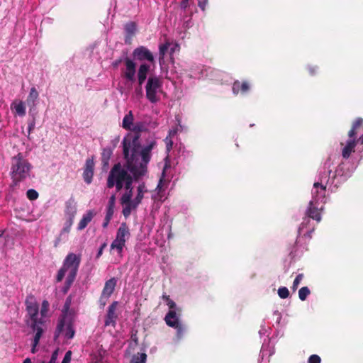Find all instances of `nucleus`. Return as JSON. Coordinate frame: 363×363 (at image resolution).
Listing matches in <instances>:
<instances>
[{
  "mask_svg": "<svg viewBox=\"0 0 363 363\" xmlns=\"http://www.w3.org/2000/svg\"><path fill=\"white\" fill-rule=\"evenodd\" d=\"M121 145L125 164L123 166L120 162L115 164L108 173L106 182L107 188L116 186L117 191L123 188L125 190L133 189V181L140 179L147 174L152 151L157 146V141L152 138L142 145L138 136L128 135L123 138Z\"/></svg>",
  "mask_w": 363,
  "mask_h": 363,
  "instance_id": "1",
  "label": "nucleus"
},
{
  "mask_svg": "<svg viewBox=\"0 0 363 363\" xmlns=\"http://www.w3.org/2000/svg\"><path fill=\"white\" fill-rule=\"evenodd\" d=\"M340 157L339 155H330L328 160L318 169L317 180L314 182L312 189V199L306 210V217L298 229V238L295 246L290 252L294 257L298 255L299 242L298 240L300 239L301 235L303 234L308 239L311 238V233L314 230L313 227L308 229L306 233L303 231L309 225L310 218L316 220L318 223L321 220V212L325 202L327 188L333 191L350 175L348 171L343 169L344 162L342 160L338 164L335 170H333V162L336 159L339 160Z\"/></svg>",
  "mask_w": 363,
  "mask_h": 363,
  "instance_id": "2",
  "label": "nucleus"
},
{
  "mask_svg": "<svg viewBox=\"0 0 363 363\" xmlns=\"http://www.w3.org/2000/svg\"><path fill=\"white\" fill-rule=\"evenodd\" d=\"M26 316L25 323L28 328L33 333L32 352L34 353L40 338L47 329L49 320L50 303L45 299L40 307L35 296L30 294L25 300Z\"/></svg>",
  "mask_w": 363,
  "mask_h": 363,
  "instance_id": "3",
  "label": "nucleus"
},
{
  "mask_svg": "<svg viewBox=\"0 0 363 363\" xmlns=\"http://www.w3.org/2000/svg\"><path fill=\"white\" fill-rule=\"evenodd\" d=\"M10 191H13L20 183L34 178L33 165L23 152H18L11 158Z\"/></svg>",
  "mask_w": 363,
  "mask_h": 363,
  "instance_id": "4",
  "label": "nucleus"
},
{
  "mask_svg": "<svg viewBox=\"0 0 363 363\" xmlns=\"http://www.w3.org/2000/svg\"><path fill=\"white\" fill-rule=\"evenodd\" d=\"M80 262L81 255L70 252L65 257L62 267L58 270L55 277V281L57 283L62 281L65 274H67L65 284L61 289V291L64 294L68 292L74 283L77 275Z\"/></svg>",
  "mask_w": 363,
  "mask_h": 363,
  "instance_id": "5",
  "label": "nucleus"
},
{
  "mask_svg": "<svg viewBox=\"0 0 363 363\" xmlns=\"http://www.w3.org/2000/svg\"><path fill=\"white\" fill-rule=\"evenodd\" d=\"M145 89L147 99L152 104H157L160 101V95L163 92V82L159 77L150 76Z\"/></svg>",
  "mask_w": 363,
  "mask_h": 363,
  "instance_id": "6",
  "label": "nucleus"
},
{
  "mask_svg": "<svg viewBox=\"0 0 363 363\" xmlns=\"http://www.w3.org/2000/svg\"><path fill=\"white\" fill-rule=\"evenodd\" d=\"M75 330L73 325V320L71 316L60 315L55 329L54 339L57 340L62 335L67 340L74 337Z\"/></svg>",
  "mask_w": 363,
  "mask_h": 363,
  "instance_id": "7",
  "label": "nucleus"
},
{
  "mask_svg": "<svg viewBox=\"0 0 363 363\" xmlns=\"http://www.w3.org/2000/svg\"><path fill=\"white\" fill-rule=\"evenodd\" d=\"M130 233L126 223H122L117 230L115 239L111 244V250H115L120 257H123V251L125 246L126 240Z\"/></svg>",
  "mask_w": 363,
  "mask_h": 363,
  "instance_id": "8",
  "label": "nucleus"
},
{
  "mask_svg": "<svg viewBox=\"0 0 363 363\" xmlns=\"http://www.w3.org/2000/svg\"><path fill=\"white\" fill-rule=\"evenodd\" d=\"M164 320L169 327L176 330L177 340H181L185 333L186 327L180 320L177 312L174 310L169 311L164 317Z\"/></svg>",
  "mask_w": 363,
  "mask_h": 363,
  "instance_id": "9",
  "label": "nucleus"
},
{
  "mask_svg": "<svg viewBox=\"0 0 363 363\" xmlns=\"http://www.w3.org/2000/svg\"><path fill=\"white\" fill-rule=\"evenodd\" d=\"M147 189L145 184L144 182L140 183L137 187V194L136 196L132 199L130 203L126 206L123 207V215L125 218H128L131 214L133 211H135L138 206L141 203L142 200L144 198V194L147 192Z\"/></svg>",
  "mask_w": 363,
  "mask_h": 363,
  "instance_id": "10",
  "label": "nucleus"
},
{
  "mask_svg": "<svg viewBox=\"0 0 363 363\" xmlns=\"http://www.w3.org/2000/svg\"><path fill=\"white\" fill-rule=\"evenodd\" d=\"M125 62V69L123 72V77L128 81L131 83H133L135 78V72H136V64L128 57L124 58Z\"/></svg>",
  "mask_w": 363,
  "mask_h": 363,
  "instance_id": "11",
  "label": "nucleus"
},
{
  "mask_svg": "<svg viewBox=\"0 0 363 363\" xmlns=\"http://www.w3.org/2000/svg\"><path fill=\"white\" fill-rule=\"evenodd\" d=\"M117 280L116 278L113 277L110 279L107 280L105 282L104 287L103 289L101 297L100 302L104 306L106 304V300L108 299L111 294H113L115 287L116 286Z\"/></svg>",
  "mask_w": 363,
  "mask_h": 363,
  "instance_id": "12",
  "label": "nucleus"
},
{
  "mask_svg": "<svg viewBox=\"0 0 363 363\" xmlns=\"http://www.w3.org/2000/svg\"><path fill=\"white\" fill-rule=\"evenodd\" d=\"M133 55L139 61L147 60L153 62L155 60L152 53L145 46L136 48L133 52Z\"/></svg>",
  "mask_w": 363,
  "mask_h": 363,
  "instance_id": "13",
  "label": "nucleus"
},
{
  "mask_svg": "<svg viewBox=\"0 0 363 363\" xmlns=\"http://www.w3.org/2000/svg\"><path fill=\"white\" fill-rule=\"evenodd\" d=\"M118 302L113 301L108 308L107 313L105 318L104 320V325L105 326H109L112 325L113 327H115L116 324V320H117V315L116 313V306H117Z\"/></svg>",
  "mask_w": 363,
  "mask_h": 363,
  "instance_id": "14",
  "label": "nucleus"
},
{
  "mask_svg": "<svg viewBox=\"0 0 363 363\" xmlns=\"http://www.w3.org/2000/svg\"><path fill=\"white\" fill-rule=\"evenodd\" d=\"M94 170V162L92 158L86 160L85 167L83 172V179L85 183L90 184L93 179Z\"/></svg>",
  "mask_w": 363,
  "mask_h": 363,
  "instance_id": "15",
  "label": "nucleus"
},
{
  "mask_svg": "<svg viewBox=\"0 0 363 363\" xmlns=\"http://www.w3.org/2000/svg\"><path fill=\"white\" fill-rule=\"evenodd\" d=\"M357 140H347L342 149L341 157L342 160H347L352 152H354V148L357 145Z\"/></svg>",
  "mask_w": 363,
  "mask_h": 363,
  "instance_id": "16",
  "label": "nucleus"
},
{
  "mask_svg": "<svg viewBox=\"0 0 363 363\" xmlns=\"http://www.w3.org/2000/svg\"><path fill=\"white\" fill-rule=\"evenodd\" d=\"M96 216V212L94 210H88L86 213L82 216V219L77 225V230L81 231L84 230L88 224L92 220L94 217Z\"/></svg>",
  "mask_w": 363,
  "mask_h": 363,
  "instance_id": "17",
  "label": "nucleus"
},
{
  "mask_svg": "<svg viewBox=\"0 0 363 363\" xmlns=\"http://www.w3.org/2000/svg\"><path fill=\"white\" fill-rule=\"evenodd\" d=\"M39 94L37 89L35 87H32L30 89L29 94L26 99V103L28 106L30 107V112H32L33 110L35 109L37 105V100L38 99Z\"/></svg>",
  "mask_w": 363,
  "mask_h": 363,
  "instance_id": "18",
  "label": "nucleus"
},
{
  "mask_svg": "<svg viewBox=\"0 0 363 363\" xmlns=\"http://www.w3.org/2000/svg\"><path fill=\"white\" fill-rule=\"evenodd\" d=\"M150 69V66L146 63H143L140 65L137 74L139 85H142L145 82Z\"/></svg>",
  "mask_w": 363,
  "mask_h": 363,
  "instance_id": "19",
  "label": "nucleus"
},
{
  "mask_svg": "<svg viewBox=\"0 0 363 363\" xmlns=\"http://www.w3.org/2000/svg\"><path fill=\"white\" fill-rule=\"evenodd\" d=\"M65 212L67 218L74 219L77 213V206L74 199L71 198L66 201Z\"/></svg>",
  "mask_w": 363,
  "mask_h": 363,
  "instance_id": "20",
  "label": "nucleus"
},
{
  "mask_svg": "<svg viewBox=\"0 0 363 363\" xmlns=\"http://www.w3.org/2000/svg\"><path fill=\"white\" fill-rule=\"evenodd\" d=\"M274 353V347H270L269 343L264 342L262 344L259 354L262 362L269 361V357Z\"/></svg>",
  "mask_w": 363,
  "mask_h": 363,
  "instance_id": "21",
  "label": "nucleus"
},
{
  "mask_svg": "<svg viewBox=\"0 0 363 363\" xmlns=\"http://www.w3.org/2000/svg\"><path fill=\"white\" fill-rule=\"evenodd\" d=\"M11 109L14 111L16 114L20 117L26 115V106L25 103L22 101H14L11 104Z\"/></svg>",
  "mask_w": 363,
  "mask_h": 363,
  "instance_id": "22",
  "label": "nucleus"
},
{
  "mask_svg": "<svg viewBox=\"0 0 363 363\" xmlns=\"http://www.w3.org/2000/svg\"><path fill=\"white\" fill-rule=\"evenodd\" d=\"M147 130V125L145 124V123L142 122V121H138V122L133 123V125L130 130V131L134 132L135 134V135L127 134L125 137H126L128 135H132V136H138L140 138L139 133L141 132L146 131ZM139 143H140V141H139Z\"/></svg>",
  "mask_w": 363,
  "mask_h": 363,
  "instance_id": "23",
  "label": "nucleus"
},
{
  "mask_svg": "<svg viewBox=\"0 0 363 363\" xmlns=\"http://www.w3.org/2000/svg\"><path fill=\"white\" fill-rule=\"evenodd\" d=\"M113 155V148L110 146L103 148L101 152V162L104 167L108 166L110 159Z\"/></svg>",
  "mask_w": 363,
  "mask_h": 363,
  "instance_id": "24",
  "label": "nucleus"
},
{
  "mask_svg": "<svg viewBox=\"0 0 363 363\" xmlns=\"http://www.w3.org/2000/svg\"><path fill=\"white\" fill-rule=\"evenodd\" d=\"M134 116L132 111H130L127 114L125 115L123 122L122 127L128 130H130L133 125Z\"/></svg>",
  "mask_w": 363,
  "mask_h": 363,
  "instance_id": "25",
  "label": "nucleus"
},
{
  "mask_svg": "<svg viewBox=\"0 0 363 363\" xmlns=\"http://www.w3.org/2000/svg\"><path fill=\"white\" fill-rule=\"evenodd\" d=\"M133 189H126L120 199L121 204L124 207L128 206L132 201Z\"/></svg>",
  "mask_w": 363,
  "mask_h": 363,
  "instance_id": "26",
  "label": "nucleus"
},
{
  "mask_svg": "<svg viewBox=\"0 0 363 363\" xmlns=\"http://www.w3.org/2000/svg\"><path fill=\"white\" fill-rule=\"evenodd\" d=\"M74 223V218H67V220L64 224V227L60 232V237H67V234L69 233L71 227Z\"/></svg>",
  "mask_w": 363,
  "mask_h": 363,
  "instance_id": "27",
  "label": "nucleus"
},
{
  "mask_svg": "<svg viewBox=\"0 0 363 363\" xmlns=\"http://www.w3.org/2000/svg\"><path fill=\"white\" fill-rule=\"evenodd\" d=\"M169 45L170 43L169 42H166L159 45V61L160 65L164 60V55L167 52Z\"/></svg>",
  "mask_w": 363,
  "mask_h": 363,
  "instance_id": "28",
  "label": "nucleus"
},
{
  "mask_svg": "<svg viewBox=\"0 0 363 363\" xmlns=\"http://www.w3.org/2000/svg\"><path fill=\"white\" fill-rule=\"evenodd\" d=\"M191 14L190 13L188 15V13H181L180 16H182V21H183V26L186 28H189L192 26L193 23L191 21Z\"/></svg>",
  "mask_w": 363,
  "mask_h": 363,
  "instance_id": "29",
  "label": "nucleus"
},
{
  "mask_svg": "<svg viewBox=\"0 0 363 363\" xmlns=\"http://www.w3.org/2000/svg\"><path fill=\"white\" fill-rule=\"evenodd\" d=\"M71 304H72V297H71V296H69L66 298L65 302L64 303V306H63V308H62V310L61 315L70 316L68 314V311H69V310L70 308Z\"/></svg>",
  "mask_w": 363,
  "mask_h": 363,
  "instance_id": "30",
  "label": "nucleus"
},
{
  "mask_svg": "<svg viewBox=\"0 0 363 363\" xmlns=\"http://www.w3.org/2000/svg\"><path fill=\"white\" fill-rule=\"evenodd\" d=\"M162 298L166 302V304L169 307V311L174 310L176 311L177 309V305L176 303L172 300L169 296L166 294H163L162 296Z\"/></svg>",
  "mask_w": 363,
  "mask_h": 363,
  "instance_id": "31",
  "label": "nucleus"
},
{
  "mask_svg": "<svg viewBox=\"0 0 363 363\" xmlns=\"http://www.w3.org/2000/svg\"><path fill=\"white\" fill-rule=\"evenodd\" d=\"M163 184H164V181H163V179L161 178L160 180H159V182L157 185V187H156V191H157V195L156 196L155 194H153L152 196V199L156 200V199H161L162 197L163 196L162 195H160V193L162 191V187H163Z\"/></svg>",
  "mask_w": 363,
  "mask_h": 363,
  "instance_id": "32",
  "label": "nucleus"
},
{
  "mask_svg": "<svg viewBox=\"0 0 363 363\" xmlns=\"http://www.w3.org/2000/svg\"><path fill=\"white\" fill-rule=\"evenodd\" d=\"M189 0H182L180 3V9L184 13H192V11L189 10L190 7Z\"/></svg>",
  "mask_w": 363,
  "mask_h": 363,
  "instance_id": "33",
  "label": "nucleus"
},
{
  "mask_svg": "<svg viewBox=\"0 0 363 363\" xmlns=\"http://www.w3.org/2000/svg\"><path fill=\"white\" fill-rule=\"evenodd\" d=\"M310 294V290L307 286L301 287L298 291V298L301 301H305Z\"/></svg>",
  "mask_w": 363,
  "mask_h": 363,
  "instance_id": "34",
  "label": "nucleus"
},
{
  "mask_svg": "<svg viewBox=\"0 0 363 363\" xmlns=\"http://www.w3.org/2000/svg\"><path fill=\"white\" fill-rule=\"evenodd\" d=\"M125 30L128 35H133L136 30L135 23L134 22H129L126 23L125 26Z\"/></svg>",
  "mask_w": 363,
  "mask_h": 363,
  "instance_id": "35",
  "label": "nucleus"
},
{
  "mask_svg": "<svg viewBox=\"0 0 363 363\" xmlns=\"http://www.w3.org/2000/svg\"><path fill=\"white\" fill-rule=\"evenodd\" d=\"M35 126V116L32 115V118L28 120V135L27 137L29 138L30 133L33 130Z\"/></svg>",
  "mask_w": 363,
  "mask_h": 363,
  "instance_id": "36",
  "label": "nucleus"
},
{
  "mask_svg": "<svg viewBox=\"0 0 363 363\" xmlns=\"http://www.w3.org/2000/svg\"><path fill=\"white\" fill-rule=\"evenodd\" d=\"M27 198L30 201L36 200L38 198V193L33 189H30L26 192Z\"/></svg>",
  "mask_w": 363,
  "mask_h": 363,
  "instance_id": "37",
  "label": "nucleus"
},
{
  "mask_svg": "<svg viewBox=\"0 0 363 363\" xmlns=\"http://www.w3.org/2000/svg\"><path fill=\"white\" fill-rule=\"evenodd\" d=\"M278 295L281 298H286L289 296V289L285 286H281L278 289Z\"/></svg>",
  "mask_w": 363,
  "mask_h": 363,
  "instance_id": "38",
  "label": "nucleus"
},
{
  "mask_svg": "<svg viewBox=\"0 0 363 363\" xmlns=\"http://www.w3.org/2000/svg\"><path fill=\"white\" fill-rule=\"evenodd\" d=\"M138 357H134L130 363H145L147 354L145 353H140Z\"/></svg>",
  "mask_w": 363,
  "mask_h": 363,
  "instance_id": "39",
  "label": "nucleus"
},
{
  "mask_svg": "<svg viewBox=\"0 0 363 363\" xmlns=\"http://www.w3.org/2000/svg\"><path fill=\"white\" fill-rule=\"evenodd\" d=\"M303 278V274H298L296 277V278L293 282V285L291 286V289L294 291H295L297 289V288H298V285L300 284L301 281H302Z\"/></svg>",
  "mask_w": 363,
  "mask_h": 363,
  "instance_id": "40",
  "label": "nucleus"
},
{
  "mask_svg": "<svg viewBox=\"0 0 363 363\" xmlns=\"http://www.w3.org/2000/svg\"><path fill=\"white\" fill-rule=\"evenodd\" d=\"M172 138H171L170 136H167L164 139V143L166 144V151L167 153H169L172 148V145H173V140H172Z\"/></svg>",
  "mask_w": 363,
  "mask_h": 363,
  "instance_id": "41",
  "label": "nucleus"
},
{
  "mask_svg": "<svg viewBox=\"0 0 363 363\" xmlns=\"http://www.w3.org/2000/svg\"><path fill=\"white\" fill-rule=\"evenodd\" d=\"M179 128H180V130L182 131V129H183V127L182 125H180V123H179ZM179 130V128L178 127H174V128H172L169 133H168V136H170L171 138H174L178 133V131Z\"/></svg>",
  "mask_w": 363,
  "mask_h": 363,
  "instance_id": "42",
  "label": "nucleus"
},
{
  "mask_svg": "<svg viewBox=\"0 0 363 363\" xmlns=\"http://www.w3.org/2000/svg\"><path fill=\"white\" fill-rule=\"evenodd\" d=\"M321 359L318 354H312L308 359V363H320Z\"/></svg>",
  "mask_w": 363,
  "mask_h": 363,
  "instance_id": "43",
  "label": "nucleus"
},
{
  "mask_svg": "<svg viewBox=\"0 0 363 363\" xmlns=\"http://www.w3.org/2000/svg\"><path fill=\"white\" fill-rule=\"evenodd\" d=\"M240 91H241L240 82L235 81L233 85V92L234 94H238Z\"/></svg>",
  "mask_w": 363,
  "mask_h": 363,
  "instance_id": "44",
  "label": "nucleus"
},
{
  "mask_svg": "<svg viewBox=\"0 0 363 363\" xmlns=\"http://www.w3.org/2000/svg\"><path fill=\"white\" fill-rule=\"evenodd\" d=\"M114 213V208L106 206L105 217L112 219Z\"/></svg>",
  "mask_w": 363,
  "mask_h": 363,
  "instance_id": "45",
  "label": "nucleus"
},
{
  "mask_svg": "<svg viewBox=\"0 0 363 363\" xmlns=\"http://www.w3.org/2000/svg\"><path fill=\"white\" fill-rule=\"evenodd\" d=\"M71 357H72V352L70 350H69L65 353V357L61 363H70Z\"/></svg>",
  "mask_w": 363,
  "mask_h": 363,
  "instance_id": "46",
  "label": "nucleus"
},
{
  "mask_svg": "<svg viewBox=\"0 0 363 363\" xmlns=\"http://www.w3.org/2000/svg\"><path fill=\"white\" fill-rule=\"evenodd\" d=\"M59 351L60 350L59 349H56L52 354V356H51V358L50 359V361L48 362V363H55L57 359V356H58V353H59Z\"/></svg>",
  "mask_w": 363,
  "mask_h": 363,
  "instance_id": "47",
  "label": "nucleus"
},
{
  "mask_svg": "<svg viewBox=\"0 0 363 363\" xmlns=\"http://www.w3.org/2000/svg\"><path fill=\"white\" fill-rule=\"evenodd\" d=\"M267 333V328L265 325V323L264 322V323H262L261 325V328L259 329V335L260 337H262L264 335H265Z\"/></svg>",
  "mask_w": 363,
  "mask_h": 363,
  "instance_id": "48",
  "label": "nucleus"
},
{
  "mask_svg": "<svg viewBox=\"0 0 363 363\" xmlns=\"http://www.w3.org/2000/svg\"><path fill=\"white\" fill-rule=\"evenodd\" d=\"M116 196L113 194L110 196L107 206L115 208Z\"/></svg>",
  "mask_w": 363,
  "mask_h": 363,
  "instance_id": "49",
  "label": "nucleus"
},
{
  "mask_svg": "<svg viewBox=\"0 0 363 363\" xmlns=\"http://www.w3.org/2000/svg\"><path fill=\"white\" fill-rule=\"evenodd\" d=\"M363 123V119L362 118H357L352 124V127L357 129L358 127L362 125Z\"/></svg>",
  "mask_w": 363,
  "mask_h": 363,
  "instance_id": "50",
  "label": "nucleus"
},
{
  "mask_svg": "<svg viewBox=\"0 0 363 363\" xmlns=\"http://www.w3.org/2000/svg\"><path fill=\"white\" fill-rule=\"evenodd\" d=\"M241 86V92L245 93L250 89V86L247 82H244L242 84H240Z\"/></svg>",
  "mask_w": 363,
  "mask_h": 363,
  "instance_id": "51",
  "label": "nucleus"
},
{
  "mask_svg": "<svg viewBox=\"0 0 363 363\" xmlns=\"http://www.w3.org/2000/svg\"><path fill=\"white\" fill-rule=\"evenodd\" d=\"M355 130H356L355 128L352 127L351 130L349 131V133H348V136H349L348 140H356Z\"/></svg>",
  "mask_w": 363,
  "mask_h": 363,
  "instance_id": "52",
  "label": "nucleus"
},
{
  "mask_svg": "<svg viewBox=\"0 0 363 363\" xmlns=\"http://www.w3.org/2000/svg\"><path fill=\"white\" fill-rule=\"evenodd\" d=\"M198 1V6L200 7V9L202 11L205 10V7L207 4L208 0H197Z\"/></svg>",
  "mask_w": 363,
  "mask_h": 363,
  "instance_id": "53",
  "label": "nucleus"
},
{
  "mask_svg": "<svg viewBox=\"0 0 363 363\" xmlns=\"http://www.w3.org/2000/svg\"><path fill=\"white\" fill-rule=\"evenodd\" d=\"M106 246V243H103L101 247H99V249L98 250V252H97V254H96V258H99L102 253H103V250L104 249V247Z\"/></svg>",
  "mask_w": 363,
  "mask_h": 363,
  "instance_id": "54",
  "label": "nucleus"
},
{
  "mask_svg": "<svg viewBox=\"0 0 363 363\" xmlns=\"http://www.w3.org/2000/svg\"><path fill=\"white\" fill-rule=\"evenodd\" d=\"M123 60H124V58H123V57H121V58H119L118 60H114L112 62V66L114 68H117L119 66V65L122 62Z\"/></svg>",
  "mask_w": 363,
  "mask_h": 363,
  "instance_id": "55",
  "label": "nucleus"
},
{
  "mask_svg": "<svg viewBox=\"0 0 363 363\" xmlns=\"http://www.w3.org/2000/svg\"><path fill=\"white\" fill-rule=\"evenodd\" d=\"M111 220V218L105 217L104 220L103 224H102V227L104 228H106L108 227Z\"/></svg>",
  "mask_w": 363,
  "mask_h": 363,
  "instance_id": "56",
  "label": "nucleus"
},
{
  "mask_svg": "<svg viewBox=\"0 0 363 363\" xmlns=\"http://www.w3.org/2000/svg\"><path fill=\"white\" fill-rule=\"evenodd\" d=\"M66 238L65 237H60V234L59 235V237L57 238H56L55 241V246L57 247L58 245V244L60 243V242L63 240V239H65Z\"/></svg>",
  "mask_w": 363,
  "mask_h": 363,
  "instance_id": "57",
  "label": "nucleus"
},
{
  "mask_svg": "<svg viewBox=\"0 0 363 363\" xmlns=\"http://www.w3.org/2000/svg\"><path fill=\"white\" fill-rule=\"evenodd\" d=\"M308 69H309L310 74L311 75H313V74H315V73L316 72L317 67H309Z\"/></svg>",
  "mask_w": 363,
  "mask_h": 363,
  "instance_id": "58",
  "label": "nucleus"
},
{
  "mask_svg": "<svg viewBox=\"0 0 363 363\" xmlns=\"http://www.w3.org/2000/svg\"><path fill=\"white\" fill-rule=\"evenodd\" d=\"M281 319V315L280 313H277V323L279 324L280 323V320Z\"/></svg>",
  "mask_w": 363,
  "mask_h": 363,
  "instance_id": "59",
  "label": "nucleus"
},
{
  "mask_svg": "<svg viewBox=\"0 0 363 363\" xmlns=\"http://www.w3.org/2000/svg\"><path fill=\"white\" fill-rule=\"evenodd\" d=\"M23 363H32L30 358L27 357L23 361Z\"/></svg>",
  "mask_w": 363,
  "mask_h": 363,
  "instance_id": "60",
  "label": "nucleus"
},
{
  "mask_svg": "<svg viewBox=\"0 0 363 363\" xmlns=\"http://www.w3.org/2000/svg\"><path fill=\"white\" fill-rule=\"evenodd\" d=\"M132 339L135 341V342H137V337H136V335H133L132 336Z\"/></svg>",
  "mask_w": 363,
  "mask_h": 363,
  "instance_id": "61",
  "label": "nucleus"
},
{
  "mask_svg": "<svg viewBox=\"0 0 363 363\" xmlns=\"http://www.w3.org/2000/svg\"><path fill=\"white\" fill-rule=\"evenodd\" d=\"M277 313H279L278 311H274V315L277 316Z\"/></svg>",
  "mask_w": 363,
  "mask_h": 363,
  "instance_id": "62",
  "label": "nucleus"
},
{
  "mask_svg": "<svg viewBox=\"0 0 363 363\" xmlns=\"http://www.w3.org/2000/svg\"><path fill=\"white\" fill-rule=\"evenodd\" d=\"M174 52V48H172L171 50H170L171 54L173 53Z\"/></svg>",
  "mask_w": 363,
  "mask_h": 363,
  "instance_id": "63",
  "label": "nucleus"
},
{
  "mask_svg": "<svg viewBox=\"0 0 363 363\" xmlns=\"http://www.w3.org/2000/svg\"><path fill=\"white\" fill-rule=\"evenodd\" d=\"M360 139L362 140V143H363V137L360 138Z\"/></svg>",
  "mask_w": 363,
  "mask_h": 363,
  "instance_id": "64",
  "label": "nucleus"
}]
</instances>
